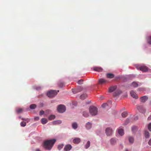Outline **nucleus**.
Masks as SVG:
<instances>
[{"mask_svg": "<svg viewBox=\"0 0 151 151\" xmlns=\"http://www.w3.org/2000/svg\"><path fill=\"white\" fill-rule=\"evenodd\" d=\"M56 141L55 139L45 141L43 144L44 147L46 150H50Z\"/></svg>", "mask_w": 151, "mask_h": 151, "instance_id": "nucleus-1", "label": "nucleus"}, {"mask_svg": "<svg viewBox=\"0 0 151 151\" xmlns=\"http://www.w3.org/2000/svg\"><path fill=\"white\" fill-rule=\"evenodd\" d=\"M89 112L92 116H95L97 114L98 109L97 108L94 106H91L89 108Z\"/></svg>", "mask_w": 151, "mask_h": 151, "instance_id": "nucleus-2", "label": "nucleus"}, {"mask_svg": "<svg viewBox=\"0 0 151 151\" xmlns=\"http://www.w3.org/2000/svg\"><path fill=\"white\" fill-rule=\"evenodd\" d=\"M59 92V90H58L57 92L56 90H50L47 93V96L49 97H53L57 94V92Z\"/></svg>", "mask_w": 151, "mask_h": 151, "instance_id": "nucleus-3", "label": "nucleus"}, {"mask_svg": "<svg viewBox=\"0 0 151 151\" xmlns=\"http://www.w3.org/2000/svg\"><path fill=\"white\" fill-rule=\"evenodd\" d=\"M57 109L59 112L63 113L65 111L66 109L64 106L60 105L58 106Z\"/></svg>", "mask_w": 151, "mask_h": 151, "instance_id": "nucleus-4", "label": "nucleus"}, {"mask_svg": "<svg viewBox=\"0 0 151 151\" xmlns=\"http://www.w3.org/2000/svg\"><path fill=\"white\" fill-rule=\"evenodd\" d=\"M105 133L107 136H111L112 134L113 130L111 128H107L106 129Z\"/></svg>", "mask_w": 151, "mask_h": 151, "instance_id": "nucleus-5", "label": "nucleus"}, {"mask_svg": "<svg viewBox=\"0 0 151 151\" xmlns=\"http://www.w3.org/2000/svg\"><path fill=\"white\" fill-rule=\"evenodd\" d=\"M138 70H140L143 72H146L147 71L148 68L145 66L142 65L140 66H138L137 67Z\"/></svg>", "mask_w": 151, "mask_h": 151, "instance_id": "nucleus-6", "label": "nucleus"}, {"mask_svg": "<svg viewBox=\"0 0 151 151\" xmlns=\"http://www.w3.org/2000/svg\"><path fill=\"white\" fill-rule=\"evenodd\" d=\"M130 94L131 96L134 98L135 99H137L138 98V96L137 95L134 91L132 90L131 91Z\"/></svg>", "mask_w": 151, "mask_h": 151, "instance_id": "nucleus-7", "label": "nucleus"}, {"mask_svg": "<svg viewBox=\"0 0 151 151\" xmlns=\"http://www.w3.org/2000/svg\"><path fill=\"white\" fill-rule=\"evenodd\" d=\"M137 109L140 112L144 113L145 112V110L143 106H138Z\"/></svg>", "mask_w": 151, "mask_h": 151, "instance_id": "nucleus-8", "label": "nucleus"}, {"mask_svg": "<svg viewBox=\"0 0 151 151\" xmlns=\"http://www.w3.org/2000/svg\"><path fill=\"white\" fill-rule=\"evenodd\" d=\"M72 147L71 145L69 144H68L65 145L64 150L65 151H69L72 148Z\"/></svg>", "mask_w": 151, "mask_h": 151, "instance_id": "nucleus-9", "label": "nucleus"}, {"mask_svg": "<svg viewBox=\"0 0 151 151\" xmlns=\"http://www.w3.org/2000/svg\"><path fill=\"white\" fill-rule=\"evenodd\" d=\"M140 101L142 103L145 102L148 99V97L147 96H144L140 98Z\"/></svg>", "mask_w": 151, "mask_h": 151, "instance_id": "nucleus-10", "label": "nucleus"}, {"mask_svg": "<svg viewBox=\"0 0 151 151\" xmlns=\"http://www.w3.org/2000/svg\"><path fill=\"white\" fill-rule=\"evenodd\" d=\"M93 70L94 71L101 72L102 71V69L100 67H94L93 68Z\"/></svg>", "mask_w": 151, "mask_h": 151, "instance_id": "nucleus-11", "label": "nucleus"}, {"mask_svg": "<svg viewBox=\"0 0 151 151\" xmlns=\"http://www.w3.org/2000/svg\"><path fill=\"white\" fill-rule=\"evenodd\" d=\"M116 88V86H111L109 88V92H112Z\"/></svg>", "mask_w": 151, "mask_h": 151, "instance_id": "nucleus-12", "label": "nucleus"}, {"mask_svg": "<svg viewBox=\"0 0 151 151\" xmlns=\"http://www.w3.org/2000/svg\"><path fill=\"white\" fill-rule=\"evenodd\" d=\"M107 82V81L104 79L101 78L99 80V83L100 84H104Z\"/></svg>", "mask_w": 151, "mask_h": 151, "instance_id": "nucleus-13", "label": "nucleus"}, {"mask_svg": "<svg viewBox=\"0 0 151 151\" xmlns=\"http://www.w3.org/2000/svg\"><path fill=\"white\" fill-rule=\"evenodd\" d=\"M116 142V139L114 138H111L110 140V143L111 145H115Z\"/></svg>", "mask_w": 151, "mask_h": 151, "instance_id": "nucleus-14", "label": "nucleus"}, {"mask_svg": "<svg viewBox=\"0 0 151 151\" xmlns=\"http://www.w3.org/2000/svg\"><path fill=\"white\" fill-rule=\"evenodd\" d=\"M81 141V139L79 138H76L73 140V142L76 144H78Z\"/></svg>", "mask_w": 151, "mask_h": 151, "instance_id": "nucleus-15", "label": "nucleus"}, {"mask_svg": "<svg viewBox=\"0 0 151 151\" xmlns=\"http://www.w3.org/2000/svg\"><path fill=\"white\" fill-rule=\"evenodd\" d=\"M122 93V92L120 90H117L114 93L113 95L114 96H116L121 94Z\"/></svg>", "mask_w": 151, "mask_h": 151, "instance_id": "nucleus-16", "label": "nucleus"}, {"mask_svg": "<svg viewBox=\"0 0 151 151\" xmlns=\"http://www.w3.org/2000/svg\"><path fill=\"white\" fill-rule=\"evenodd\" d=\"M106 75L107 77L108 78H112L114 77V75L111 73H107Z\"/></svg>", "mask_w": 151, "mask_h": 151, "instance_id": "nucleus-17", "label": "nucleus"}, {"mask_svg": "<svg viewBox=\"0 0 151 151\" xmlns=\"http://www.w3.org/2000/svg\"><path fill=\"white\" fill-rule=\"evenodd\" d=\"M92 124L91 123L88 122L86 124V127L87 129H89L91 127Z\"/></svg>", "mask_w": 151, "mask_h": 151, "instance_id": "nucleus-18", "label": "nucleus"}, {"mask_svg": "<svg viewBox=\"0 0 151 151\" xmlns=\"http://www.w3.org/2000/svg\"><path fill=\"white\" fill-rule=\"evenodd\" d=\"M61 121L60 120L55 121L52 122L53 124H59L61 123Z\"/></svg>", "mask_w": 151, "mask_h": 151, "instance_id": "nucleus-19", "label": "nucleus"}, {"mask_svg": "<svg viewBox=\"0 0 151 151\" xmlns=\"http://www.w3.org/2000/svg\"><path fill=\"white\" fill-rule=\"evenodd\" d=\"M131 86L132 87L135 88L137 87L138 86V83L135 82H133L131 84Z\"/></svg>", "mask_w": 151, "mask_h": 151, "instance_id": "nucleus-20", "label": "nucleus"}, {"mask_svg": "<svg viewBox=\"0 0 151 151\" xmlns=\"http://www.w3.org/2000/svg\"><path fill=\"white\" fill-rule=\"evenodd\" d=\"M41 122L42 124H45L47 122V119L43 118L41 119Z\"/></svg>", "mask_w": 151, "mask_h": 151, "instance_id": "nucleus-21", "label": "nucleus"}, {"mask_svg": "<svg viewBox=\"0 0 151 151\" xmlns=\"http://www.w3.org/2000/svg\"><path fill=\"white\" fill-rule=\"evenodd\" d=\"M87 97V95L86 94H84L81 96H80V98L82 100H84Z\"/></svg>", "mask_w": 151, "mask_h": 151, "instance_id": "nucleus-22", "label": "nucleus"}, {"mask_svg": "<svg viewBox=\"0 0 151 151\" xmlns=\"http://www.w3.org/2000/svg\"><path fill=\"white\" fill-rule=\"evenodd\" d=\"M118 132L119 134L121 136H122L124 134L123 130L122 129H119L118 130Z\"/></svg>", "mask_w": 151, "mask_h": 151, "instance_id": "nucleus-23", "label": "nucleus"}, {"mask_svg": "<svg viewBox=\"0 0 151 151\" xmlns=\"http://www.w3.org/2000/svg\"><path fill=\"white\" fill-rule=\"evenodd\" d=\"M72 127L74 129H76L78 127V125L76 122L73 123L72 124Z\"/></svg>", "mask_w": 151, "mask_h": 151, "instance_id": "nucleus-24", "label": "nucleus"}, {"mask_svg": "<svg viewBox=\"0 0 151 151\" xmlns=\"http://www.w3.org/2000/svg\"><path fill=\"white\" fill-rule=\"evenodd\" d=\"M145 135L146 138H149L150 136V134L149 132L145 131Z\"/></svg>", "mask_w": 151, "mask_h": 151, "instance_id": "nucleus-25", "label": "nucleus"}, {"mask_svg": "<svg viewBox=\"0 0 151 151\" xmlns=\"http://www.w3.org/2000/svg\"><path fill=\"white\" fill-rule=\"evenodd\" d=\"M122 116L123 117H126L127 116V113L126 111H124L122 114Z\"/></svg>", "mask_w": 151, "mask_h": 151, "instance_id": "nucleus-26", "label": "nucleus"}, {"mask_svg": "<svg viewBox=\"0 0 151 151\" xmlns=\"http://www.w3.org/2000/svg\"><path fill=\"white\" fill-rule=\"evenodd\" d=\"M83 115L85 117H87L88 116L89 114L87 112L84 111L83 112Z\"/></svg>", "mask_w": 151, "mask_h": 151, "instance_id": "nucleus-27", "label": "nucleus"}, {"mask_svg": "<svg viewBox=\"0 0 151 151\" xmlns=\"http://www.w3.org/2000/svg\"><path fill=\"white\" fill-rule=\"evenodd\" d=\"M137 129V127L135 126H134L132 127V130L133 132H134Z\"/></svg>", "mask_w": 151, "mask_h": 151, "instance_id": "nucleus-28", "label": "nucleus"}, {"mask_svg": "<svg viewBox=\"0 0 151 151\" xmlns=\"http://www.w3.org/2000/svg\"><path fill=\"white\" fill-rule=\"evenodd\" d=\"M90 142L89 141H88L86 145H85V147L86 149H87L90 146Z\"/></svg>", "mask_w": 151, "mask_h": 151, "instance_id": "nucleus-29", "label": "nucleus"}, {"mask_svg": "<svg viewBox=\"0 0 151 151\" xmlns=\"http://www.w3.org/2000/svg\"><path fill=\"white\" fill-rule=\"evenodd\" d=\"M22 109L21 108H17L16 110V112L18 113L22 112Z\"/></svg>", "mask_w": 151, "mask_h": 151, "instance_id": "nucleus-30", "label": "nucleus"}, {"mask_svg": "<svg viewBox=\"0 0 151 151\" xmlns=\"http://www.w3.org/2000/svg\"><path fill=\"white\" fill-rule=\"evenodd\" d=\"M129 141L131 143H133L134 141V139L132 137H130L129 138Z\"/></svg>", "mask_w": 151, "mask_h": 151, "instance_id": "nucleus-31", "label": "nucleus"}, {"mask_svg": "<svg viewBox=\"0 0 151 151\" xmlns=\"http://www.w3.org/2000/svg\"><path fill=\"white\" fill-rule=\"evenodd\" d=\"M36 107V105L35 104H32L30 106V108L31 109H34Z\"/></svg>", "mask_w": 151, "mask_h": 151, "instance_id": "nucleus-32", "label": "nucleus"}, {"mask_svg": "<svg viewBox=\"0 0 151 151\" xmlns=\"http://www.w3.org/2000/svg\"><path fill=\"white\" fill-rule=\"evenodd\" d=\"M55 118V116L54 115H51L49 117V119L50 120H52L54 119Z\"/></svg>", "mask_w": 151, "mask_h": 151, "instance_id": "nucleus-33", "label": "nucleus"}, {"mask_svg": "<svg viewBox=\"0 0 151 151\" xmlns=\"http://www.w3.org/2000/svg\"><path fill=\"white\" fill-rule=\"evenodd\" d=\"M20 125L22 127H24L26 126V124L24 122H22L20 123Z\"/></svg>", "mask_w": 151, "mask_h": 151, "instance_id": "nucleus-34", "label": "nucleus"}, {"mask_svg": "<svg viewBox=\"0 0 151 151\" xmlns=\"http://www.w3.org/2000/svg\"><path fill=\"white\" fill-rule=\"evenodd\" d=\"M108 106V105L106 103H104L102 105V107L104 108H105Z\"/></svg>", "mask_w": 151, "mask_h": 151, "instance_id": "nucleus-35", "label": "nucleus"}, {"mask_svg": "<svg viewBox=\"0 0 151 151\" xmlns=\"http://www.w3.org/2000/svg\"><path fill=\"white\" fill-rule=\"evenodd\" d=\"M63 145H64L62 144L59 145L58 146V149L59 150H61V149L62 148H63Z\"/></svg>", "mask_w": 151, "mask_h": 151, "instance_id": "nucleus-36", "label": "nucleus"}, {"mask_svg": "<svg viewBox=\"0 0 151 151\" xmlns=\"http://www.w3.org/2000/svg\"><path fill=\"white\" fill-rule=\"evenodd\" d=\"M83 80L81 79L80 80L78 81H77V83L79 84H83Z\"/></svg>", "mask_w": 151, "mask_h": 151, "instance_id": "nucleus-37", "label": "nucleus"}, {"mask_svg": "<svg viewBox=\"0 0 151 151\" xmlns=\"http://www.w3.org/2000/svg\"><path fill=\"white\" fill-rule=\"evenodd\" d=\"M59 86L61 88L64 86V84L63 83L60 82L58 84Z\"/></svg>", "mask_w": 151, "mask_h": 151, "instance_id": "nucleus-38", "label": "nucleus"}, {"mask_svg": "<svg viewBox=\"0 0 151 151\" xmlns=\"http://www.w3.org/2000/svg\"><path fill=\"white\" fill-rule=\"evenodd\" d=\"M147 41L148 43L149 44H151V36L148 38Z\"/></svg>", "mask_w": 151, "mask_h": 151, "instance_id": "nucleus-39", "label": "nucleus"}, {"mask_svg": "<svg viewBox=\"0 0 151 151\" xmlns=\"http://www.w3.org/2000/svg\"><path fill=\"white\" fill-rule=\"evenodd\" d=\"M22 120H24L25 121H26L27 122H28L29 121V119L27 118V119H25L23 118H22Z\"/></svg>", "mask_w": 151, "mask_h": 151, "instance_id": "nucleus-40", "label": "nucleus"}, {"mask_svg": "<svg viewBox=\"0 0 151 151\" xmlns=\"http://www.w3.org/2000/svg\"><path fill=\"white\" fill-rule=\"evenodd\" d=\"M148 129L149 131H151V123H150L148 125Z\"/></svg>", "mask_w": 151, "mask_h": 151, "instance_id": "nucleus-41", "label": "nucleus"}, {"mask_svg": "<svg viewBox=\"0 0 151 151\" xmlns=\"http://www.w3.org/2000/svg\"><path fill=\"white\" fill-rule=\"evenodd\" d=\"M44 111L43 110H42V111H40V115H42V114H44Z\"/></svg>", "mask_w": 151, "mask_h": 151, "instance_id": "nucleus-42", "label": "nucleus"}, {"mask_svg": "<svg viewBox=\"0 0 151 151\" xmlns=\"http://www.w3.org/2000/svg\"><path fill=\"white\" fill-rule=\"evenodd\" d=\"M130 120H129V119H127L126 120V122H125V124H128L129 122H130Z\"/></svg>", "mask_w": 151, "mask_h": 151, "instance_id": "nucleus-43", "label": "nucleus"}, {"mask_svg": "<svg viewBox=\"0 0 151 151\" xmlns=\"http://www.w3.org/2000/svg\"><path fill=\"white\" fill-rule=\"evenodd\" d=\"M39 117L38 116L36 117L35 118V121H38L39 120Z\"/></svg>", "mask_w": 151, "mask_h": 151, "instance_id": "nucleus-44", "label": "nucleus"}, {"mask_svg": "<svg viewBox=\"0 0 151 151\" xmlns=\"http://www.w3.org/2000/svg\"><path fill=\"white\" fill-rule=\"evenodd\" d=\"M148 143L150 145H151V139L149 140Z\"/></svg>", "mask_w": 151, "mask_h": 151, "instance_id": "nucleus-45", "label": "nucleus"}, {"mask_svg": "<svg viewBox=\"0 0 151 151\" xmlns=\"http://www.w3.org/2000/svg\"><path fill=\"white\" fill-rule=\"evenodd\" d=\"M41 87H37L36 88V89L37 90H40V89Z\"/></svg>", "mask_w": 151, "mask_h": 151, "instance_id": "nucleus-46", "label": "nucleus"}, {"mask_svg": "<svg viewBox=\"0 0 151 151\" xmlns=\"http://www.w3.org/2000/svg\"><path fill=\"white\" fill-rule=\"evenodd\" d=\"M78 88H80V90H79V91H81L82 90V88H81V87H79Z\"/></svg>", "mask_w": 151, "mask_h": 151, "instance_id": "nucleus-47", "label": "nucleus"}, {"mask_svg": "<svg viewBox=\"0 0 151 151\" xmlns=\"http://www.w3.org/2000/svg\"><path fill=\"white\" fill-rule=\"evenodd\" d=\"M138 119V117L137 116H135V117L134 118V119L135 120H137Z\"/></svg>", "mask_w": 151, "mask_h": 151, "instance_id": "nucleus-48", "label": "nucleus"}, {"mask_svg": "<svg viewBox=\"0 0 151 151\" xmlns=\"http://www.w3.org/2000/svg\"><path fill=\"white\" fill-rule=\"evenodd\" d=\"M148 119L149 120H151V116L148 117Z\"/></svg>", "mask_w": 151, "mask_h": 151, "instance_id": "nucleus-49", "label": "nucleus"}, {"mask_svg": "<svg viewBox=\"0 0 151 151\" xmlns=\"http://www.w3.org/2000/svg\"><path fill=\"white\" fill-rule=\"evenodd\" d=\"M36 151H40V150L39 149H37L36 150Z\"/></svg>", "mask_w": 151, "mask_h": 151, "instance_id": "nucleus-50", "label": "nucleus"}, {"mask_svg": "<svg viewBox=\"0 0 151 151\" xmlns=\"http://www.w3.org/2000/svg\"><path fill=\"white\" fill-rule=\"evenodd\" d=\"M125 151H128L127 149H126L125 150Z\"/></svg>", "mask_w": 151, "mask_h": 151, "instance_id": "nucleus-51", "label": "nucleus"}, {"mask_svg": "<svg viewBox=\"0 0 151 151\" xmlns=\"http://www.w3.org/2000/svg\"><path fill=\"white\" fill-rule=\"evenodd\" d=\"M73 92L74 93H74V91H73Z\"/></svg>", "mask_w": 151, "mask_h": 151, "instance_id": "nucleus-52", "label": "nucleus"}, {"mask_svg": "<svg viewBox=\"0 0 151 151\" xmlns=\"http://www.w3.org/2000/svg\"><path fill=\"white\" fill-rule=\"evenodd\" d=\"M19 118H21V117H19Z\"/></svg>", "mask_w": 151, "mask_h": 151, "instance_id": "nucleus-53", "label": "nucleus"}]
</instances>
